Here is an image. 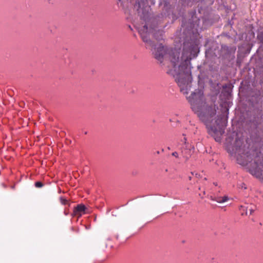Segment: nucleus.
<instances>
[{"mask_svg":"<svg viewBox=\"0 0 263 263\" xmlns=\"http://www.w3.org/2000/svg\"><path fill=\"white\" fill-rule=\"evenodd\" d=\"M172 156L176 157V158H178V153L176 152H174L172 153Z\"/></svg>","mask_w":263,"mask_h":263,"instance_id":"12","label":"nucleus"},{"mask_svg":"<svg viewBox=\"0 0 263 263\" xmlns=\"http://www.w3.org/2000/svg\"><path fill=\"white\" fill-rule=\"evenodd\" d=\"M191 174H192L193 175H194V173H193V172H191Z\"/></svg>","mask_w":263,"mask_h":263,"instance_id":"28","label":"nucleus"},{"mask_svg":"<svg viewBox=\"0 0 263 263\" xmlns=\"http://www.w3.org/2000/svg\"><path fill=\"white\" fill-rule=\"evenodd\" d=\"M118 1H119V2H121V0H118Z\"/></svg>","mask_w":263,"mask_h":263,"instance_id":"29","label":"nucleus"},{"mask_svg":"<svg viewBox=\"0 0 263 263\" xmlns=\"http://www.w3.org/2000/svg\"><path fill=\"white\" fill-rule=\"evenodd\" d=\"M196 12L195 10L192 12V13H191L192 19L193 22H191V23L192 24L191 27H192L193 28H197L199 27V23L200 20L199 18H196V17L195 18L196 20L195 21H194V15L195 14H196Z\"/></svg>","mask_w":263,"mask_h":263,"instance_id":"7","label":"nucleus"},{"mask_svg":"<svg viewBox=\"0 0 263 263\" xmlns=\"http://www.w3.org/2000/svg\"><path fill=\"white\" fill-rule=\"evenodd\" d=\"M1 185H2L4 188H5V189L7 188V185H6L5 183H2L1 184Z\"/></svg>","mask_w":263,"mask_h":263,"instance_id":"16","label":"nucleus"},{"mask_svg":"<svg viewBox=\"0 0 263 263\" xmlns=\"http://www.w3.org/2000/svg\"><path fill=\"white\" fill-rule=\"evenodd\" d=\"M189 179L190 180H191L192 179V177H191V176L189 177Z\"/></svg>","mask_w":263,"mask_h":263,"instance_id":"23","label":"nucleus"},{"mask_svg":"<svg viewBox=\"0 0 263 263\" xmlns=\"http://www.w3.org/2000/svg\"><path fill=\"white\" fill-rule=\"evenodd\" d=\"M241 187L243 188L244 189H247V186H246V184L245 183H242L241 184Z\"/></svg>","mask_w":263,"mask_h":263,"instance_id":"15","label":"nucleus"},{"mask_svg":"<svg viewBox=\"0 0 263 263\" xmlns=\"http://www.w3.org/2000/svg\"><path fill=\"white\" fill-rule=\"evenodd\" d=\"M204 180H207V178H206V177H205V178H204Z\"/></svg>","mask_w":263,"mask_h":263,"instance_id":"27","label":"nucleus"},{"mask_svg":"<svg viewBox=\"0 0 263 263\" xmlns=\"http://www.w3.org/2000/svg\"><path fill=\"white\" fill-rule=\"evenodd\" d=\"M139 33L140 34L142 41L146 44V48L151 49L155 58L158 60L160 63L163 61L164 56L166 55L167 50L166 48L162 44H159L156 45L151 41L149 38L151 30H148L147 25H144L143 27L140 28L136 27Z\"/></svg>","mask_w":263,"mask_h":263,"instance_id":"4","label":"nucleus"},{"mask_svg":"<svg viewBox=\"0 0 263 263\" xmlns=\"http://www.w3.org/2000/svg\"><path fill=\"white\" fill-rule=\"evenodd\" d=\"M135 6H137L138 9L140 8L141 5H140V2L139 1L137 2L136 3Z\"/></svg>","mask_w":263,"mask_h":263,"instance_id":"13","label":"nucleus"},{"mask_svg":"<svg viewBox=\"0 0 263 263\" xmlns=\"http://www.w3.org/2000/svg\"><path fill=\"white\" fill-rule=\"evenodd\" d=\"M199 196L201 197V198H203V196L201 195L200 194H199Z\"/></svg>","mask_w":263,"mask_h":263,"instance_id":"21","label":"nucleus"},{"mask_svg":"<svg viewBox=\"0 0 263 263\" xmlns=\"http://www.w3.org/2000/svg\"><path fill=\"white\" fill-rule=\"evenodd\" d=\"M205 194V191H203V195H204Z\"/></svg>","mask_w":263,"mask_h":263,"instance_id":"24","label":"nucleus"},{"mask_svg":"<svg viewBox=\"0 0 263 263\" xmlns=\"http://www.w3.org/2000/svg\"><path fill=\"white\" fill-rule=\"evenodd\" d=\"M253 211L252 210H250V214L252 213Z\"/></svg>","mask_w":263,"mask_h":263,"instance_id":"26","label":"nucleus"},{"mask_svg":"<svg viewBox=\"0 0 263 263\" xmlns=\"http://www.w3.org/2000/svg\"><path fill=\"white\" fill-rule=\"evenodd\" d=\"M187 99L191 104L192 110L206 124L209 133L213 137L216 141L220 142L227 125L226 119L223 117H218L216 121L217 126H209L208 124L213 121V117L216 114L215 107L206 106L203 93L199 90H196L192 92Z\"/></svg>","mask_w":263,"mask_h":263,"instance_id":"2","label":"nucleus"},{"mask_svg":"<svg viewBox=\"0 0 263 263\" xmlns=\"http://www.w3.org/2000/svg\"><path fill=\"white\" fill-rule=\"evenodd\" d=\"M60 200L61 203L63 205H66L68 203V201L66 198H65L64 197H60Z\"/></svg>","mask_w":263,"mask_h":263,"instance_id":"10","label":"nucleus"},{"mask_svg":"<svg viewBox=\"0 0 263 263\" xmlns=\"http://www.w3.org/2000/svg\"><path fill=\"white\" fill-rule=\"evenodd\" d=\"M197 50L196 41L190 40L183 43L182 50L175 48L168 51L173 68L168 69L167 73L175 78L180 91L184 95L189 93L191 87L192 80L191 60L197 57Z\"/></svg>","mask_w":263,"mask_h":263,"instance_id":"1","label":"nucleus"},{"mask_svg":"<svg viewBox=\"0 0 263 263\" xmlns=\"http://www.w3.org/2000/svg\"><path fill=\"white\" fill-rule=\"evenodd\" d=\"M10 187L11 189L14 190L15 189V185H11Z\"/></svg>","mask_w":263,"mask_h":263,"instance_id":"17","label":"nucleus"},{"mask_svg":"<svg viewBox=\"0 0 263 263\" xmlns=\"http://www.w3.org/2000/svg\"><path fill=\"white\" fill-rule=\"evenodd\" d=\"M195 176L197 177V178H201V175L199 174H198V173H195Z\"/></svg>","mask_w":263,"mask_h":263,"instance_id":"14","label":"nucleus"},{"mask_svg":"<svg viewBox=\"0 0 263 263\" xmlns=\"http://www.w3.org/2000/svg\"><path fill=\"white\" fill-rule=\"evenodd\" d=\"M181 152L183 157L185 158L186 160H188L191 155V151L190 149H182Z\"/></svg>","mask_w":263,"mask_h":263,"instance_id":"8","label":"nucleus"},{"mask_svg":"<svg viewBox=\"0 0 263 263\" xmlns=\"http://www.w3.org/2000/svg\"><path fill=\"white\" fill-rule=\"evenodd\" d=\"M184 143L185 144V143H186V141H187V139H186V138H184Z\"/></svg>","mask_w":263,"mask_h":263,"instance_id":"19","label":"nucleus"},{"mask_svg":"<svg viewBox=\"0 0 263 263\" xmlns=\"http://www.w3.org/2000/svg\"><path fill=\"white\" fill-rule=\"evenodd\" d=\"M210 199L211 200L215 201L218 203H223L227 201L228 200V197L226 196L221 197H215L213 196H210Z\"/></svg>","mask_w":263,"mask_h":263,"instance_id":"6","label":"nucleus"},{"mask_svg":"<svg viewBox=\"0 0 263 263\" xmlns=\"http://www.w3.org/2000/svg\"><path fill=\"white\" fill-rule=\"evenodd\" d=\"M234 148L237 163L242 166H247L254 160V166H252L251 164L248 166V172L256 178L263 179V171L259 168V166L263 167V155L254 150L251 153L246 152L245 146H242V142L239 138L236 139Z\"/></svg>","mask_w":263,"mask_h":263,"instance_id":"3","label":"nucleus"},{"mask_svg":"<svg viewBox=\"0 0 263 263\" xmlns=\"http://www.w3.org/2000/svg\"><path fill=\"white\" fill-rule=\"evenodd\" d=\"M129 29H130L131 30H132V27H131V26H129Z\"/></svg>","mask_w":263,"mask_h":263,"instance_id":"25","label":"nucleus"},{"mask_svg":"<svg viewBox=\"0 0 263 263\" xmlns=\"http://www.w3.org/2000/svg\"><path fill=\"white\" fill-rule=\"evenodd\" d=\"M64 214L65 215H67L68 214V212H66V211H64Z\"/></svg>","mask_w":263,"mask_h":263,"instance_id":"20","label":"nucleus"},{"mask_svg":"<svg viewBox=\"0 0 263 263\" xmlns=\"http://www.w3.org/2000/svg\"><path fill=\"white\" fill-rule=\"evenodd\" d=\"M228 111H229V109L227 108L226 109V114H227V115L228 114Z\"/></svg>","mask_w":263,"mask_h":263,"instance_id":"18","label":"nucleus"},{"mask_svg":"<svg viewBox=\"0 0 263 263\" xmlns=\"http://www.w3.org/2000/svg\"><path fill=\"white\" fill-rule=\"evenodd\" d=\"M34 185L36 187L40 188L43 187L44 184L41 181H37L35 182Z\"/></svg>","mask_w":263,"mask_h":263,"instance_id":"11","label":"nucleus"},{"mask_svg":"<svg viewBox=\"0 0 263 263\" xmlns=\"http://www.w3.org/2000/svg\"><path fill=\"white\" fill-rule=\"evenodd\" d=\"M257 38L259 42L263 44V32H261L257 35Z\"/></svg>","mask_w":263,"mask_h":263,"instance_id":"9","label":"nucleus"},{"mask_svg":"<svg viewBox=\"0 0 263 263\" xmlns=\"http://www.w3.org/2000/svg\"><path fill=\"white\" fill-rule=\"evenodd\" d=\"M213 184L216 186L217 185V183L216 182H214Z\"/></svg>","mask_w":263,"mask_h":263,"instance_id":"22","label":"nucleus"},{"mask_svg":"<svg viewBox=\"0 0 263 263\" xmlns=\"http://www.w3.org/2000/svg\"><path fill=\"white\" fill-rule=\"evenodd\" d=\"M86 209L87 208L84 204H78L76 206L74 207L73 212L71 213V216L72 217L77 216L78 218H80L86 213Z\"/></svg>","mask_w":263,"mask_h":263,"instance_id":"5","label":"nucleus"}]
</instances>
